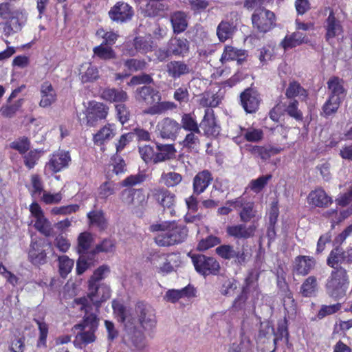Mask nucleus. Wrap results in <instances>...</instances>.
<instances>
[{"instance_id":"obj_4","label":"nucleus","mask_w":352,"mask_h":352,"mask_svg":"<svg viewBox=\"0 0 352 352\" xmlns=\"http://www.w3.org/2000/svg\"><path fill=\"white\" fill-rule=\"evenodd\" d=\"M113 308L115 312L119 315L120 320L125 324L126 333L124 336V342L131 348L134 350L142 351L147 345L146 338L142 331L138 329L135 327H132L131 324H129L128 316L126 314V308L120 305L113 303Z\"/></svg>"},{"instance_id":"obj_10","label":"nucleus","mask_w":352,"mask_h":352,"mask_svg":"<svg viewBox=\"0 0 352 352\" xmlns=\"http://www.w3.org/2000/svg\"><path fill=\"white\" fill-rule=\"evenodd\" d=\"M252 25L261 33H267L276 25L275 14L267 9L254 12L252 15Z\"/></svg>"},{"instance_id":"obj_9","label":"nucleus","mask_w":352,"mask_h":352,"mask_svg":"<svg viewBox=\"0 0 352 352\" xmlns=\"http://www.w3.org/2000/svg\"><path fill=\"white\" fill-rule=\"evenodd\" d=\"M123 201L130 206L138 216L141 217L147 206V197L142 189L129 188L122 191Z\"/></svg>"},{"instance_id":"obj_36","label":"nucleus","mask_w":352,"mask_h":352,"mask_svg":"<svg viewBox=\"0 0 352 352\" xmlns=\"http://www.w3.org/2000/svg\"><path fill=\"white\" fill-rule=\"evenodd\" d=\"M330 92L329 97L343 100L346 96V90L343 86V80L338 77L331 78L327 82Z\"/></svg>"},{"instance_id":"obj_28","label":"nucleus","mask_w":352,"mask_h":352,"mask_svg":"<svg viewBox=\"0 0 352 352\" xmlns=\"http://www.w3.org/2000/svg\"><path fill=\"white\" fill-rule=\"evenodd\" d=\"M213 180L211 173L208 170L199 172L192 179V190L194 195L203 193Z\"/></svg>"},{"instance_id":"obj_50","label":"nucleus","mask_w":352,"mask_h":352,"mask_svg":"<svg viewBox=\"0 0 352 352\" xmlns=\"http://www.w3.org/2000/svg\"><path fill=\"white\" fill-rule=\"evenodd\" d=\"M344 252L342 249L336 248L330 252L327 260V263L331 267L336 270L340 267L339 265L344 261Z\"/></svg>"},{"instance_id":"obj_31","label":"nucleus","mask_w":352,"mask_h":352,"mask_svg":"<svg viewBox=\"0 0 352 352\" xmlns=\"http://www.w3.org/2000/svg\"><path fill=\"white\" fill-rule=\"evenodd\" d=\"M136 98L138 100H142L150 105L158 102L161 100L160 92L147 86H143L137 89Z\"/></svg>"},{"instance_id":"obj_1","label":"nucleus","mask_w":352,"mask_h":352,"mask_svg":"<svg viewBox=\"0 0 352 352\" xmlns=\"http://www.w3.org/2000/svg\"><path fill=\"white\" fill-rule=\"evenodd\" d=\"M151 232H161L155 237V242L161 247H168L179 244L185 241L188 230L182 223L176 221H163L150 226Z\"/></svg>"},{"instance_id":"obj_42","label":"nucleus","mask_w":352,"mask_h":352,"mask_svg":"<svg viewBox=\"0 0 352 352\" xmlns=\"http://www.w3.org/2000/svg\"><path fill=\"white\" fill-rule=\"evenodd\" d=\"M235 26L232 23L222 21L217 28V35L220 41L224 42L230 38L235 31Z\"/></svg>"},{"instance_id":"obj_7","label":"nucleus","mask_w":352,"mask_h":352,"mask_svg":"<svg viewBox=\"0 0 352 352\" xmlns=\"http://www.w3.org/2000/svg\"><path fill=\"white\" fill-rule=\"evenodd\" d=\"M151 262L159 273L166 274L179 265L181 259L177 253H156L152 256Z\"/></svg>"},{"instance_id":"obj_18","label":"nucleus","mask_w":352,"mask_h":352,"mask_svg":"<svg viewBox=\"0 0 352 352\" xmlns=\"http://www.w3.org/2000/svg\"><path fill=\"white\" fill-rule=\"evenodd\" d=\"M180 129V124L170 118L162 119L157 124V131L162 139L175 140Z\"/></svg>"},{"instance_id":"obj_61","label":"nucleus","mask_w":352,"mask_h":352,"mask_svg":"<svg viewBox=\"0 0 352 352\" xmlns=\"http://www.w3.org/2000/svg\"><path fill=\"white\" fill-rule=\"evenodd\" d=\"M116 191V184L113 182L107 181L102 183L98 190V195L100 199H106L109 196L113 195Z\"/></svg>"},{"instance_id":"obj_48","label":"nucleus","mask_w":352,"mask_h":352,"mask_svg":"<svg viewBox=\"0 0 352 352\" xmlns=\"http://www.w3.org/2000/svg\"><path fill=\"white\" fill-rule=\"evenodd\" d=\"M93 52L96 57L104 60H109L116 58V54L112 47L104 43L94 47Z\"/></svg>"},{"instance_id":"obj_63","label":"nucleus","mask_w":352,"mask_h":352,"mask_svg":"<svg viewBox=\"0 0 352 352\" xmlns=\"http://www.w3.org/2000/svg\"><path fill=\"white\" fill-rule=\"evenodd\" d=\"M139 153L142 157V159L146 163L153 162L155 163V155L156 152H155L153 148L149 145H144L139 147Z\"/></svg>"},{"instance_id":"obj_52","label":"nucleus","mask_w":352,"mask_h":352,"mask_svg":"<svg viewBox=\"0 0 352 352\" xmlns=\"http://www.w3.org/2000/svg\"><path fill=\"white\" fill-rule=\"evenodd\" d=\"M182 179V175L176 172L163 173L160 182L168 188H173L180 184Z\"/></svg>"},{"instance_id":"obj_45","label":"nucleus","mask_w":352,"mask_h":352,"mask_svg":"<svg viewBox=\"0 0 352 352\" xmlns=\"http://www.w3.org/2000/svg\"><path fill=\"white\" fill-rule=\"evenodd\" d=\"M298 101L296 99L289 100L283 103L285 112L296 121H302L303 115L302 111L298 109Z\"/></svg>"},{"instance_id":"obj_11","label":"nucleus","mask_w":352,"mask_h":352,"mask_svg":"<svg viewBox=\"0 0 352 352\" xmlns=\"http://www.w3.org/2000/svg\"><path fill=\"white\" fill-rule=\"evenodd\" d=\"M227 205L233 206L239 211L240 220L243 223H248L256 215V210L254 209V204L249 201L246 197L241 196L234 199L229 200Z\"/></svg>"},{"instance_id":"obj_19","label":"nucleus","mask_w":352,"mask_h":352,"mask_svg":"<svg viewBox=\"0 0 352 352\" xmlns=\"http://www.w3.org/2000/svg\"><path fill=\"white\" fill-rule=\"evenodd\" d=\"M109 16L112 21L122 23L131 19L133 10L128 3L119 1L109 11Z\"/></svg>"},{"instance_id":"obj_47","label":"nucleus","mask_w":352,"mask_h":352,"mask_svg":"<svg viewBox=\"0 0 352 352\" xmlns=\"http://www.w3.org/2000/svg\"><path fill=\"white\" fill-rule=\"evenodd\" d=\"M80 74L81 76V80L83 82L95 80L99 76L97 67L90 63H85L81 65Z\"/></svg>"},{"instance_id":"obj_12","label":"nucleus","mask_w":352,"mask_h":352,"mask_svg":"<svg viewBox=\"0 0 352 352\" xmlns=\"http://www.w3.org/2000/svg\"><path fill=\"white\" fill-rule=\"evenodd\" d=\"M196 271L204 275L217 274L220 269L219 262L213 257L199 254L192 257Z\"/></svg>"},{"instance_id":"obj_32","label":"nucleus","mask_w":352,"mask_h":352,"mask_svg":"<svg viewBox=\"0 0 352 352\" xmlns=\"http://www.w3.org/2000/svg\"><path fill=\"white\" fill-rule=\"evenodd\" d=\"M41 100L39 105L46 108L51 106L56 100V93L50 82H44L41 86Z\"/></svg>"},{"instance_id":"obj_46","label":"nucleus","mask_w":352,"mask_h":352,"mask_svg":"<svg viewBox=\"0 0 352 352\" xmlns=\"http://www.w3.org/2000/svg\"><path fill=\"white\" fill-rule=\"evenodd\" d=\"M200 133H201L189 132L180 142L181 145L188 151L197 152L200 145L199 138L197 135Z\"/></svg>"},{"instance_id":"obj_3","label":"nucleus","mask_w":352,"mask_h":352,"mask_svg":"<svg viewBox=\"0 0 352 352\" xmlns=\"http://www.w3.org/2000/svg\"><path fill=\"white\" fill-rule=\"evenodd\" d=\"M287 337L288 331L285 322L278 324V334L275 333L273 327L270 323H261L258 336V347L263 352H274L277 342L283 338L287 342Z\"/></svg>"},{"instance_id":"obj_21","label":"nucleus","mask_w":352,"mask_h":352,"mask_svg":"<svg viewBox=\"0 0 352 352\" xmlns=\"http://www.w3.org/2000/svg\"><path fill=\"white\" fill-rule=\"evenodd\" d=\"M241 104L248 113L256 111L260 104L259 94L253 89H245L240 96Z\"/></svg>"},{"instance_id":"obj_2","label":"nucleus","mask_w":352,"mask_h":352,"mask_svg":"<svg viewBox=\"0 0 352 352\" xmlns=\"http://www.w3.org/2000/svg\"><path fill=\"white\" fill-rule=\"evenodd\" d=\"M111 296L110 287L106 284L88 285V292L86 296L75 298L74 305L85 313L91 314L98 312L102 302Z\"/></svg>"},{"instance_id":"obj_22","label":"nucleus","mask_w":352,"mask_h":352,"mask_svg":"<svg viewBox=\"0 0 352 352\" xmlns=\"http://www.w3.org/2000/svg\"><path fill=\"white\" fill-rule=\"evenodd\" d=\"M324 28L326 30L325 38L329 43L333 38L341 36L343 33V27L341 22L335 16L332 10L324 21Z\"/></svg>"},{"instance_id":"obj_15","label":"nucleus","mask_w":352,"mask_h":352,"mask_svg":"<svg viewBox=\"0 0 352 352\" xmlns=\"http://www.w3.org/2000/svg\"><path fill=\"white\" fill-rule=\"evenodd\" d=\"M216 254L225 260L234 259L235 263L243 265L246 261V254L243 248H235L232 245L223 244L215 249Z\"/></svg>"},{"instance_id":"obj_59","label":"nucleus","mask_w":352,"mask_h":352,"mask_svg":"<svg viewBox=\"0 0 352 352\" xmlns=\"http://www.w3.org/2000/svg\"><path fill=\"white\" fill-rule=\"evenodd\" d=\"M93 241V236L91 233L84 232L78 237V252L80 254L85 253L90 248Z\"/></svg>"},{"instance_id":"obj_25","label":"nucleus","mask_w":352,"mask_h":352,"mask_svg":"<svg viewBox=\"0 0 352 352\" xmlns=\"http://www.w3.org/2000/svg\"><path fill=\"white\" fill-rule=\"evenodd\" d=\"M45 245L51 246V243L43 241H32L29 251V258L34 265H42L46 263V253L44 250Z\"/></svg>"},{"instance_id":"obj_13","label":"nucleus","mask_w":352,"mask_h":352,"mask_svg":"<svg viewBox=\"0 0 352 352\" xmlns=\"http://www.w3.org/2000/svg\"><path fill=\"white\" fill-rule=\"evenodd\" d=\"M27 13L23 10L12 11L8 21L3 23V33L9 36L19 32L27 21Z\"/></svg>"},{"instance_id":"obj_14","label":"nucleus","mask_w":352,"mask_h":352,"mask_svg":"<svg viewBox=\"0 0 352 352\" xmlns=\"http://www.w3.org/2000/svg\"><path fill=\"white\" fill-rule=\"evenodd\" d=\"M135 311L139 322L145 331H150L155 327V314L150 305L142 302H138L135 306Z\"/></svg>"},{"instance_id":"obj_26","label":"nucleus","mask_w":352,"mask_h":352,"mask_svg":"<svg viewBox=\"0 0 352 352\" xmlns=\"http://www.w3.org/2000/svg\"><path fill=\"white\" fill-rule=\"evenodd\" d=\"M152 197L162 207L172 208L176 202L174 193L164 188H156L152 190Z\"/></svg>"},{"instance_id":"obj_20","label":"nucleus","mask_w":352,"mask_h":352,"mask_svg":"<svg viewBox=\"0 0 352 352\" xmlns=\"http://www.w3.org/2000/svg\"><path fill=\"white\" fill-rule=\"evenodd\" d=\"M71 161L69 152L63 151L52 154L49 162L45 165V171L54 174L60 171L69 165Z\"/></svg>"},{"instance_id":"obj_35","label":"nucleus","mask_w":352,"mask_h":352,"mask_svg":"<svg viewBox=\"0 0 352 352\" xmlns=\"http://www.w3.org/2000/svg\"><path fill=\"white\" fill-rule=\"evenodd\" d=\"M194 296V287L188 285L182 289H169L166 292L164 298L167 302L175 303L180 298L184 297L190 298Z\"/></svg>"},{"instance_id":"obj_39","label":"nucleus","mask_w":352,"mask_h":352,"mask_svg":"<svg viewBox=\"0 0 352 352\" xmlns=\"http://www.w3.org/2000/svg\"><path fill=\"white\" fill-rule=\"evenodd\" d=\"M245 56L246 52L245 50L228 45L224 48L221 60L223 62L236 60L241 63L245 59Z\"/></svg>"},{"instance_id":"obj_6","label":"nucleus","mask_w":352,"mask_h":352,"mask_svg":"<svg viewBox=\"0 0 352 352\" xmlns=\"http://www.w3.org/2000/svg\"><path fill=\"white\" fill-rule=\"evenodd\" d=\"M98 325V319L96 313H85L84 319L82 323L76 324V329H80L82 331L78 333L76 336L74 342H80L87 344L95 340L94 332Z\"/></svg>"},{"instance_id":"obj_40","label":"nucleus","mask_w":352,"mask_h":352,"mask_svg":"<svg viewBox=\"0 0 352 352\" xmlns=\"http://www.w3.org/2000/svg\"><path fill=\"white\" fill-rule=\"evenodd\" d=\"M116 128L114 124H108L100 129L94 136V141L96 144H102L105 141L112 139L116 132Z\"/></svg>"},{"instance_id":"obj_53","label":"nucleus","mask_w":352,"mask_h":352,"mask_svg":"<svg viewBox=\"0 0 352 352\" xmlns=\"http://www.w3.org/2000/svg\"><path fill=\"white\" fill-rule=\"evenodd\" d=\"M250 151L252 155L261 157L263 160H267L270 158L272 155L277 154L279 150L270 146H253Z\"/></svg>"},{"instance_id":"obj_64","label":"nucleus","mask_w":352,"mask_h":352,"mask_svg":"<svg viewBox=\"0 0 352 352\" xmlns=\"http://www.w3.org/2000/svg\"><path fill=\"white\" fill-rule=\"evenodd\" d=\"M23 100H19L12 104L3 105L0 113L5 118H12L18 111L22 104Z\"/></svg>"},{"instance_id":"obj_44","label":"nucleus","mask_w":352,"mask_h":352,"mask_svg":"<svg viewBox=\"0 0 352 352\" xmlns=\"http://www.w3.org/2000/svg\"><path fill=\"white\" fill-rule=\"evenodd\" d=\"M181 128L189 132L201 133L199 124L197 123L195 115L184 113L181 119Z\"/></svg>"},{"instance_id":"obj_43","label":"nucleus","mask_w":352,"mask_h":352,"mask_svg":"<svg viewBox=\"0 0 352 352\" xmlns=\"http://www.w3.org/2000/svg\"><path fill=\"white\" fill-rule=\"evenodd\" d=\"M318 291L317 278L314 276L307 278L302 283L300 292L304 297L315 296Z\"/></svg>"},{"instance_id":"obj_41","label":"nucleus","mask_w":352,"mask_h":352,"mask_svg":"<svg viewBox=\"0 0 352 352\" xmlns=\"http://www.w3.org/2000/svg\"><path fill=\"white\" fill-rule=\"evenodd\" d=\"M170 22L174 33L179 34L186 30L188 23L186 16L182 12H175L170 16Z\"/></svg>"},{"instance_id":"obj_62","label":"nucleus","mask_w":352,"mask_h":352,"mask_svg":"<svg viewBox=\"0 0 352 352\" xmlns=\"http://www.w3.org/2000/svg\"><path fill=\"white\" fill-rule=\"evenodd\" d=\"M342 101V100H340V99L329 96L328 100L322 106V111L324 116H329L335 113L338 111Z\"/></svg>"},{"instance_id":"obj_17","label":"nucleus","mask_w":352,"mask_h":352,"mask_svg":"<svg viewBox=\"0 0 352 352\" xmlns=\"http://www.w3.org/2000/svg\"><path fill=\"white\" fill-rule=\"evenodd\" d=\"M245 223L228 226L226 229L227 235L237 240H245L253 237L257 226L254 223L249 226Z\"/></svg>"},{"instance_id":"obj_29","label":"nucleus","mask_w":352,"mask_h":352,"mask_svg":"<svg viewBox=\"0 0 352 352\" xmlns=\"http://www.w3.org/2000/svg\"><path fill=\"white\" fill-rule=\"evenodd\" d=\"M316 265V260L309 256H298L295 258L294 262V272L298 275L306 276L314 268Z\"/></svg>"},{"instance_id":"obj_37","label":"nucleus","mask_w":352,"mask_h":352,"mask_svg":"<svg viewBox=\"0 0 352 352\" xmlns=\"http://www.w3.org/2000/svg\"><path fill=\"white\" fill-rule=\"evenodd\" d=\"M101 98L110 102H124L128 100V95L122 89L106 88L101 92Z\"/></svg>"},{"instance_id":"obj_23","label":"nucleus","mask_w":352,"mask_h":352,"mask_svg":"<svg viewBox=\"0 0 352 352\" xmlns=\"http://www.w3.org/2000/svg\"><path fill=\"white\" fill-rule=\"evenodd\" d=\"M173 56L185 57L189 53L190 43L184 37H172L166 44Z\"/></svg>"},{"instance_id":"obj_49","label":"nucleus","mask_w":352,"mask_h":352,"mask_svg":"<svg viewBox=\"0 0 352 352\" xmlns=\"http://www.w3.org/2000/svg\"><path fill=\"white\" fill-rule=\"evenodd\" d=\"M285 96L288 100L295 99L297 96L305 99L307 96V92L298 82L292 81L285 91Z\"/></svg>"},{"instance_id":"obj_57","label":"nucleus","mask_w":352,"mask_h":352,"mask_svg":"<svg viewBox=\"0 0 352 352\" xmlns=\"http://www.w3.org/2000/svg\"><path fill=\"white\" fill-rule=\"evenodd\" d=\"M156 104L148 108L146 113L150 115L161 114L167 110H172L176 108V104L173 102H155Z\"/></svg>"},{"instance_id":"obj_54","label":"nucleus","mask_w":352,"mask_h":352,"mask_svg":"<svg viewBox=\"0 0 352 352\" xmlns=\"http://www.w3.org/2000/svg\"><path fill=\"white\" fill-rule=\"evenodd\" d=\"M34 228L45 236H54L55 235L50 221L45 217L35 221Z\"/></svg>"},{"instance_id":"obj_16","label":"nucleus","mask_w":352,"mask_h":352,"mask_svg":"<svg viewBox=\"0 0 352 352\" xmlns=\"http://www.w3.org/2000/svg\"><path fill=\"white\" fill-rule=\"evenodd\" d=\"M257 276L254 274H250L245 279V283L242 288L240 295L234 300L232 308L234 311L245 309L246 307V301L248 299L247 294L253 289L256 291L258 287Z\"/></svg>"},{"instance_id":"obj_27","label":"nucleus","mask_w":352,"mask_h":352,"mask_svg":"<svg viewBox=\"0 0 352 352\" xmlns=\"http://www.w3.org/2000/svg\"><path fill=\"white\" fill-rule=\"evenodd\" d=\"M192 71L190 66L183 60H171L166 65L168 76L173 79L189 74Z\"/></svg>"},{"instance_id":"obj_60","label":"nucleus","mask_w":352,"mask_h":352,"mask_svg":"<svg viewBox=\"0 0 352 352\" xmlns=\"http://www.w3.org/2000/svg\"><path fill=\"white\" fill-rule=\"evenodd\" d=\"M58 262L60 274L63 278H65L72 271L74 262L65 255L59 256Z\"/></svg>"},{"instance_id":"obj_34","label":"nucleus","mask_w":352,"mask_h":352,"mask_svg":"<svg viewBox=\"0 0 352 352\" xmlns=\"http://www.w3.org/2000/svg\"><path fill=\"white\" fill-rule=\"evenodd\" d=\"M157 152L155 155V163L158 164L166 160L174 159L176 155V148L172 144H156Z\"/></svg>"},{"instance_id":"obj_51","label":"nucleus","mask_w":352,"mask_h":352,"mask_svg":"<svg viewBox=\"0 0 352 352\" xmlns=\"http://www.w3.org/2000/svg\"><path fill=\"white\" fill-rule=\"evenodd\" d=\"M240 129L241 135L248 142H258L263 138V132L260 129L241 127Z\"/></svg>"},{"instance_id":"obj_30","label":"nucleus","mask_w":352,"mask_h":352,"mask_svg":"<svg viewBox=\"0 0 352 352\" xmlns=\"http://www.w3.org/2000/svg\"><path fill=\"white\" fill-rule=\"evenodd\" d=\"M89 226L100 232L104 231L108 228V221L104 213L101 210H94L87 214Z\"/></svg>"},{"instance_id":"obj_24","label":"nucleus","mask_w":352,"mask_h":352,"mask_svg":"<svg viewBox=\"0 0 352 352\" xmlns=\"http://www.w3.org/2000/svg\"><path fill=\"white\" fill-rule=\"evenodd\" d=\"M199 127L204 131L207 136H216L219 133V126L217 124L212 109H206L205 110L204 116L199 124Z\"/></svg>"},{"instance_id":"obj_8","label":"nucleus","mask_w":352,"mask_h":352,"mask_svg":"<svg viewBox=\"0 0 352 352\" xmlns=\"http://www.w3.org/2000/svg\"><path fill=\"white\" fill-rule=\"evenodd\" d=\"M108 110L103 103L91 102L86 113H80L78 120L82 126H94L99 120L107 117Z\"/></svg>"},{"instance_id":"obj_58","label":"nucleus","mask_w":352,"mask_h":352,"mask_svg":"<svg viewBox=\"0 0 352 352\" xmlns=\"http://www.w3.org/2000/svg\"><path fill=\"white\" fill-rule=\"evenodd\" d=\"M153 42L151 37H137L134 40V47L138 52L145 54L152 51Z\"/></svg>"},{"instance_id":"obj_33","label":"nucleus","mask_w":352,"mask_h":352,"mask_svg":"<svg viewBox=\"0 0 352 352\" xmlns=\"http://www.w3.org/2000/svg\"><path fill=\"white\" fill-rule=\"evenodd\" d=\"M309 204L316 207H327L331 204L332 199L322 188L311 191L307 197Z\"/></svg>"},{"instance_id":"obj_55","label":"nucleus","mask_w":352,"mask_h":352,"mask_svg":"<svg viewBox=\"0 0 352 352\" xmlns=\"http://www.w3.org/2000/svg\"><path fill=\"white\" fill-rule=\"evenodd\" d=\"M168 1L169 0H148L147 8L153 10V15H161L168 10Z\"/></svg>"},{"instance_id":"obj_38","label":"nucleus","mask_w":352,"mask_h":352,"mask_svg":"<svg viewBox=\"0 0 352 352\" xmlns=\"http://www.w3.org/2000/svg\"><path fill=\"white\" fill-rule=\"evenodd\" d=\"M308 38L305 34L299 32H295L290 35H287L281 41L280 45L286 50L307 43Z\"/></svg>"},{"instance_id":"obj_56","label":"nucleus","mask_w":352,"mask_h":352,"mask_svg":"<svg viewBox=\"0 0 352 352\" xmlns=\"http://www.w3.org/2000/svg\"><path fill=\"white\" fill-rule=\"evenodd\" d=\"M221 102V97L210 91L204 92L199 101V104L204 107H215Z\"/></svg>"},{"instance_id":"obj_5","label":"nucleus","mask_w":352,"mask_h":352,"mask_svg":"<svg viewBox=\"0 0 352 352\" xmlns=\"http://www.w3.org/2000/svg\"><path fill=\"white\" fill-rule=\"evenodd\" d=\"M349 284V276L344 268L333 270L327 280V293L335 299H340L345 296Z\"/></svg>"}]
</instances>
